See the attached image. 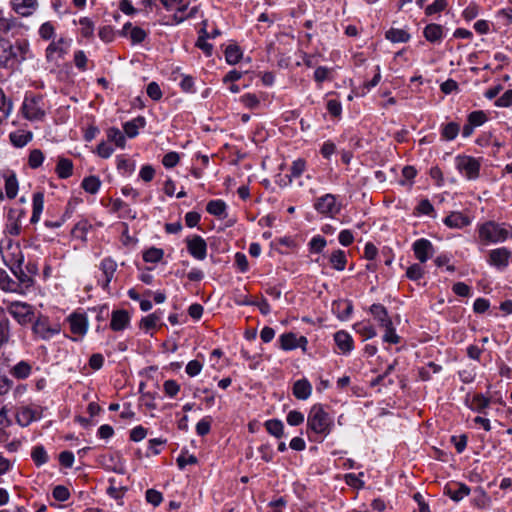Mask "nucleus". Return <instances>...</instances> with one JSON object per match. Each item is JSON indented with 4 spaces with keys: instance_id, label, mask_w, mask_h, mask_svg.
Masks as SVG:
<instances>
[{
    "instance_id": "obj_31",
    "label": "nucleus",
    "mask_w": 512,
    "mask_h": 512,
    "mask_svg": "<svg viewBox=\"0 0 512 512\" xmlns=\"http://www.w3.org/2000/svg\"><path fill=\"white\" fill-rule=\"evenodd\" d=\"M346 262V255L345 252L342 250L334 251L330 257V263L332 264L333 268H335L338 271H342L345 269Z\"/></svg>"
},
{
    "instance_id": "obj_13",
    "label": "nucleus",
    "mask_w": 512,
    "mask_h": 512,
    "mask_svg": "<svg viewBox=\"0 0 512 512\" xmlns=\"http://www.w3.org/2000/svg\"><path fill=\"white\" fill-rule=\"evenodd\" d=\"M444 493L448 495L453 501L458 502L465 496L469 495L470 488L463 483L451 482L445 486Z\"/></svg>"
},
{
    "instance_id": "obj_33",
    "label": "nucleus",
    "mask_w": 512,
    "mask_h": 512,
    "mask_svg": "<svg viewBox=\"0 0 512 512\" xmlns=\"http://www.w3.org/2000/svg\"><path fill=\"white\" fill-rule=\"evenodd\" d=\"M459 131H460V126L457 123L449 122L443 126L441 135L445 140L451 141L457 137V135L459 134Z\"/></svg>"
},
{
    "instance_id": "obj_54",
    "label": "nucleus",
    "mask_w": 512,
    "mask_h": 512,
    "mask_svg": "<svg viewBox=\"0 0 512 512\" xmlns=\"http://www.w3.org/2000/svg\"><path fill=\"white\" fill-rule=\"evenodd\" d=\"M79 23L82 26V28H81L82 35L86 38L91 37L93 35V31H94L93 22L89 18L84 17V18L80 19Z\"/></svg>"
},
{
    "instance_id": "obj_19",
    "label": "nucleus",
    "mask_w": 512,
    "mask_h": 512,
    "mask_svg": "<svg viewBox=\"0 0 512 512\" xmlns=\"http://www.w3.org/2000/svg\"><path fill=\"white\" fill-rule=\"evenodd\" d=\"M334 340L338 348L343 353H348L353 348V339L352 337L345 331H338L334 335Z\"/></svg>"
},
{
    "instance_id": "obj_49",
    "label": "nucleus",
    "mask_w": 512,
    "mask_h": 512,
    "mask_svg": "<svg viewBox=\"0 0 512 512\" xmlns=\"http://www.w3.org/2000/svg\"><path fill=\"white\" fill-rule=\"evenodd\" d=\"M53 497L60 502L67 501L70 497V492L66 486L57 485L53 489Z\"/></svg>"
},
{
    "instance_id": "obj_52",
    "label": "nucleus",
    "mask_w": 512,
    "mask_h": 512,
    "mask_svg": "<svg viewBox=\"0 0 512 512\" xmlns=\"http://www.w3.org/2000/svg\"><path fill=\"white\" fill-rule=\"evenodd\" d=\"M128 36L134 44H138L145 40L147 33L142 28L135 26L132 28Z\"/></svg>"
},
{
    "instance_id": "obj_50",
    "label": "nucleus",
    "mask_w": 512,
    "mask_h": 512,
    "mask_svg": "<svg viewBox=\"0 0 512 512\" xmlns=\"http://www.w3.org/2000/svg\"><path fill=\"white\" fill-rule=\"evenodd\" d=\"M384 328L386 330L385 335L383 336L384 342H388V343H392V344H397L400 342V337L396 334L395 328L393 327L392 322L390 323L389 326H384Z\"/></svg>"
},
{
    "instance_id": "obj_36",
    "label": "nucleus",
    "mask_w": 512,
    "mask_h": 512,
    "mask_svg": "<svg viewBox=\"0 0 512 512\" xmlns=\"http://www.w3.org/2000/svg\"><path fill=\"white\" fill-rule=\"evenodd\" d=\"M280 346L283 350H293L297 348L296 334L289 332L280 336Z\"/></svg>"
},
{
    "instance_id": "obj_21",
    "label": "nucleus",
    "mask_w": 512,
    "mask_h": 512,
    "mask_svg": "<svg viewBox=\"0 0 512 512\" xmlns=\"http://www.w3.org/2000/svg\"><path fill=\"white\" fill-rule=\"evenodd\" d=\"M44 207V194L42 192L34 193L33 195V211L31 216V223H37L40 219Z\"/></svg>"
},
{
    "instance_id": "obj_53",
    "label": "nucleus",
    "mask_w": 512,
    "mask_h": 512,
    "mask_svg": "<svg viewBox=\"0 0 512 512\" xmlns=\"http://www.w3.org/2000/svg\"><path fill=\"white\" fill-rule=\"evenodd\" d=\"M423 268L420 264H413L411 265L407 271L406 276L413 281L419 280L423 276Z\"/></svg>"
},
{
    "instance_id": "obj_44",
    "label": "nucleus",
    "mask_w": 512,
    "mask_h": 512,
    "mask_svg": "<svg viewBox=\"0 0 512 512\" xmlns=\"http://www.w3.org/2000/svg\"><path fill=\"white\" fill-rule=\"evenodd\" d=\"M5 190L8 198L13 199L18 192V182L15 176L8 177L5 181Z\"/></svg>"
},
{
    "instance_id": "obj_5",
    "label": "nucleus",
    "mask_w": 512,
    "mask_h": 512,
    "mask_svg": "<svg viewBox=\"0 0 512 512\" xmlns=\"http://www.w3.org/2000/svg\"><path fill=\"white\" fill-rule=\"evenodd\" d=\"M7 312L20 324L26 325L31 323L34 319L33 308L23 302H11L7 306Z\"/></svg>"
},
{
    "instance_id": "obj_41",
    "label": "nucleus",
    "mask_w": 512,
    "mask_h": 512,
    "mask_svg": "<svg viewBox=\"0 0 512 512\" xmlns=\"http://www.w3.org/2000/svg\"><path fill=\"white\" fill-rule=\"evenodd\" d=\"M31 457L37 466H41L48 461V455L43 446L34 447Z\"/></svg>"
},
{
    "instance_id": "obj_57",
    "label": "nucleus",
    "mask_w": 512,
    "mask_h": 512,
    "mask_svg": "<svg viewBox=\"0 0 512 512\" xmlns=\"http://www.w3.org/2000/svg\"><path fill=\"white\" fill-rule=\"evenodd\" d=\"M180 160L179 154L176 152H169L164 155L162 163L166 168H173Z\"/></svg>"
},
{
    "instance_id": "obj_14",
    "label": "nucleus",
    "mask_w": 512,
    "mask_h": 512,
    "mask_svg": "<svg viewBox=\"0 0 512 512\" xmlns=\"http://www.w3.org/2000/svg\"><path fill=\"white\" fill-rule=\"evenodd\" d=\"M71 40H67L65 38H60L58 41H53L49 44L46 49V57L49 61L54 59V54L58 53L59 56L67 53L68 47L70 46Z\"/></svg>"
},
{
    "instance_id": "obj_64",
    "label": "nucleus",
    "mask_w": 512,
    "mask_h": 512,
    "mask_svg": "<svg viewBox=\"0 0 512 512\" xmlns=\"http://www.w3.org/2000/svg\"><path fill=\"white\" fill-rule=\"evenodd\" d=\"M495 104L499 107H509L512 105V89L504 92V94L498 98Z\"/></svg>"
},
{
    "instance_id": "obj_43",
    "label": "nucleus",
    "mask_w": 512,
    "mask_h": 512,
    "mask_svg": "<svg viewBox=\"0 0 512 512\" xmlns=\"http://www.w3.org/2000/svg\"><path fill=\"white\" fill-rule=\"evenodd\" d=\"M490 404V399L482 394H477L473 397L471 407L477 412L481 413Z\"/></svg>"
},
{
    "instance_id": "obj_40",
    "label": "nucleus",
    "mask_w": 512,
    "mask_h": 512,
    "mask_svg": "<svg viewBox=\"0 0 512 512\" xmlns=\"http://www.w3.org/2000/svg\"><path fill=\"white\" fill-rule=\"evenodd\" d=\"M386 38L392 42H407L410 38L409 34L401 29H390L386 32Z\"/></svg>"
},
{
    "instance_id": "obj_51",
    "label": "nucleus",
    "mask_w": 512,
    "mask_h": 512,
    "mask_svg": "<svg viewBox=\"0 0 512 512\" xmlns=\"http://www.w3.org/2000/svg\"><path fill=\"white\" fill-rule=\"evenodd\" d=\"M164 391L167 396L174 397L180 391V385L172 379L166 380L163 384Z\"/></svg>"
},
{
    "instance_id": "obj_8",
    "label": "nucleus",
    "mask_w": 512,
    "mask_h": 512,
    "mask_svg": "<svg viewBox=\"0 0 512 512\" xmlns=\"http://www.w3.org/2000/svg\"><path fill=\"white\" fill-rule=\"evenodd\" d=\"M186 244L188 252L198 260H204L207 255V244L205 240L199 236L194 235L193 237L186 238Z\"/></svg>"
},
{
    "instance_id": "obj_27",
    "label": "nucleus",
    "mask_w": 512,
    "mask_h": 512,
    "mask_svg": "<svg viewBox=\"0 0 512 512\" xmlns=\"http://www.w3.org/2000/svg\"><path fill=\"white\" fill-rule=\"evenodd\" d=\"M0 288L6 292H17L19 284L10 278L5 271L0 270Z\"/></svg>"
},
{
    "instance_id": "obj_28",
    "label": "nucleus",
    "mask_w": 512,
    "mask_h": 512,
    "mask_svg": "<svg viewBox=\"0 0 512 512\" xmlns=\"http://www.w3.org/2000/svg\"><path fill=\"white\" fill-rule=\"evenodd\" d=\"M206 210L211 215L221 218L225 215L226 204L222 200H211L208 202Z\"/></svg>"
},
{
    "instance_id": "obj_45",
    "label": "nucleus",
    "mask_w": 512,
    "mask_h": 512,
    "mask_svg": "<svg viewBox=\"0 0 512 512\" xmlns=\"http://www.w3.org/2000/svg\"><path fill=\"white\" fill-rule=\"evenodd\" d=\"M486 120V114L481 110L473 111L467 117V121H469L475 127L481 126L486 122Z\"/></svg>"
},
{
    "instance_id": "obj_29",
    "label": "nucleus",
    "mask_w": 512,
    "mask_h": 512,
    "mask_svg": "<svg viewBox=\"0 0 512 512\" xmlns=\"http://www.w3.org/2000/svg\"><path fill=\"white\" fill-rule=\"evenodd\" d=\"M10 336V321L6 316H3L0 318V347L9 342Z\"/></svg>"
},
{
    "instance_id": "obj_61",
    "label": "nucleus",
    "mask_w": 512,
    "mask_h": 512,
    "mask_svg": "<svg viewBox=\"0 0 512 512\" xmlns=\"http://www.w3.org/2000/svg\"><path fill=\"white\" fill-rule=\"evenodd\" d=\"M447 6L446 0H435L431 5L427 6L426 14L431 15L443 11Z\"/></svg>"
},
{
    "instance_id": "obj_7",
    "label": "nucleus",
    "mask_w": 512,
    "mask_h": 512,
    "mask_svg": "<svg viewBox=\"0 0 512 512\" xmlns=\"http://www.w3.org/2000/svg\"><path fill=\"white\" fill-rule=\"evenodd\" d=\"M456 167L468 179H476L479 176L480 163L471 156L456 157Z\"/></svg>"
},
{
    "instance_id": "obj_9",
    "label": "nucleus",
    "mask_w": 512,
    "mask_h": 512,
    "mask_svg": "<svg viewBox=\"0 0 512 512\" xmlns=\"http://www.w3.org/2000/svg\"><path fill=\"white\" fill-rule=\"evenodd\" d=\"M99 269L102 271L104 279L102 281L99 280L98 282L105 291H108L110 282L112 281L117 269V263L111 257H106L101 260Z\"/></svg>"
},
{
    "instance_id": "obj_34",
    "label": "nucleus",
    "mask_w": 512,
    "mask_h": 512,
    "mask_svg": "<svg viewBox=\"0 0 512 512\" xmlns=\"http://www.w3.org/2000/svg\"><path fill=\"white\" fill-rule=\"evenodd\" d=\"M11 373L18 379H25L31 373V366L27 362L21 361L12 368Z\"/></svg>"
},
{
    "instance_id": "obj_2",
    "label": "nucleus",
    "mask_w": 512,
    "mask_h": 512,
    "mask_svg": "<svg viewBox=\"0 0 512 512\" xmlns=\"http://www.w3.org/2000/svg\"><path fill=\"white\" fill-rule=\"evenodd\" d=\"M333 419L324 410L323 405L314 404L307 417V427L312 432L326 437L330 434L333 427Z\"/></svg>"
},
{
    "instance_id": "obj_62",
    "label": "nucleus",
    "mask_w": 512,
    "mask_h": 512,
    "mask_svg": "<svg viewBox=\"0 0 512 512\" xmlns=\"http://www.w3.org/2000/svg\"><path fill=\"white\" fill-rule=\"evenodd\" d=\"M202 364L198 360H192L186 365V373L190 377L198 375L202 370Z\"/></svg>"
},
{
    "instance_id": "obj_18",
    "label": "nucleus",
    "mask_w": 512,
    "mask_h": 512,
    "mask_svg": "<svg viewBox=\"0 0 512 512\" xmlns=\"http://www.w3.org/2000/svg\"><path fill=\"white\" fill-rule=\"evenodd\" d=\"M130 320L129 314L125 310H116L112 313L110 326L114 331H121L126 328Z\"/></svg>"
},
{
    "instance_id": "obj_17",
    "label": "nucleus",
    "mask_w": 512,
    "mask_h": 512,
    "mask_svg": "<svg viewBox=\"0 0 512 512\" xmlns=\"http://www.w3.org/2000/svg\"><path fill=\"white\" fill-rule=\"evenodd\" d=\"M470 222V219L461 212H452L444 219L445 225L457 229L468 226Z\"/></svg>"
},
{
    "instance_id": "obj_37",
    "label": "nucleus",
    "mask_w": 512,
    "mask_h": 512,
    "mask_svg": "<svg viewBox=\"0 0 512 512\" xmlns=\"http://www.w3.org/2000/svg\"><path fill=\"white\" fill-rule=\"evenodd\" d=\"M164 251L160 248L151 247L143 253V260L149 263H158L163 258Z\"/></svg>"
},
{
    "instance_id": "obj_55",
    "label": "nucleus",
    "mask_w": 512,
    "mask_h": 512,
    "mask_svg": "<svg viewBox=\"0 0 512 512\" xmlns=\"http://www.w3.org/2000/svg\"><path fill=\"white\" fill-rule=\"evenodd\" d=\"M146 500L153 506H158L163 500L162 494L155 489H148L146 491Z\"/></svg>"
},
{
    "instance_id": "obj_46",
    "label": "nucleus",
    "mask_w": 512,
    "mask_h": 512,
    "mask_svg": "<svg viewBox=\"0 0 512 512\" xmlns=\"http://www.w3.org/2000/svg\"><path fill=\"white\" fill-rule=\"evenodd\" d=\"M356 331L364 336L366 339L373 338L377 335L376 330L373 326L363 323H358L355 325Z\"/></svg>"
},
{
    "instance_id": "obj_26",
    "label": "nucleus",
    "mask_w": 512,
    "mask_h": 512,
    "mask_svg": "<svg viewBox=\"0 0 512 512\" xmlns=\"http://www.w3.org/2000/svg\"><path fill=\"white\" fill-rule=\"evenodd\" d=\"M92 228V225L85 219L80 220L72 229V236L76 239L86 241L87 233Z\"/></svg>"
},
{
    "instance_id": "obj_10",
    "label": "nucleus",
    "mask_w": 512,
    "mask_h": 512,
    "mask_svg": "<svg viewBox=\"0 0 512 512\" xmlns=\"http://www.w3.org/2000/svg\"><path fill=\"white\" fill-rule=\"evenodd\" d=\"M413 251L416 258L425 263L434 254V247L429 240L421 238L413 243Z\"/></svg>"
},
{
    "instance_id": "obj_38",
    "label": "nucleus",
    "mask_w": 512,
    "mask_h": 512,
    "mask_svg": "<svg viewBox=\"0 0 512 512\" xmlns=\"http://www.w3.org/2000/svg\"><path fill=\"white\" fill-rule=\"evenodd\" d=\"M70 328L74 334L82 335L86 332V321L81 316H73L70 319Z\"/></svg>"
},
{
    "instance_id": "obj_59",
    "label": "nucleus",
    "mask_w": 512,
    "mask_h": 512,
    "mask_svg": "<svg viewBox=\"0 0 512 512\" xmlns=\"http://www.w3.org/2000/svg\"><path fill=\"white\" fill-rule=\"evenodd\" d=\"M176 462L180 469H184L186 465L196 464L197 458L194 455H187V453H182L177 458Z\"/></svg>"
},
{
    "instance_id": "obj_23",
    "label": "nucleus",
    "mask_w": 512,
    "mask_h": 512,
    "mask_svg": "<svg viewBox=\"0 0 512 512\" xmlns=\"http://www.w3.org/2000/svg\"><path fill=\"white\" fill-rule=\"evenodd\" d=\"M22 263L23 258L21 257V259L11 267V270L20 283L24 284L25 286H29L33 280L32 277L28 275L22 268Z\"/></svg>"
},
{
    "instance_id": "obj_1",
    "label": "nucleus",
    "mask_w": 512,
    "mask_h": 512,
    "mask_svg": "<svg viewBox=\"0 0 512 512\" xmlns=\"http://www.w3.org/2000/svg\"><path fill=\"white\" fill-rule=\"evenodd\" d=\"M18 25L14 18L5 17L0 13V62L14 59L25 61L30 55L29 42L25 39H15Z\"/></svg>"
},
{
    "instance_id": "obj_15",
    "label": "nucleus",
    "mask_w": 512,
    "mask_h": 512,
    "mask_svg": "<svg viewBox=\"0 0 512 512\" xmlns=\"http://www.w3.org/2000/svg\"><path fill=\"white\" fill-rule=\"evenodd\" d=\"M13 10L21 16L31 15L37 6V0H12Z\"/></svg>"
},
{
    "instance_id": "obj_56",
    "label": "nucleus",
    "mask_w": 512,
    "mask_h": 512,
    "mask_svg": "<svg viewBox=\"0 0 512 512\" xmlns=\"http://www.w3.org/2000/svg\"><path fill=\"white\" fill-rule=\"evenodd\" d=\"M363 475H364L363 472L359 473V475L349 473V474L345 475L344 479H345V482L349 486H352L355 488H362V487H364V482L359 479V476H363Z\"/></svg>"
},
{
    "instance_id": "obj_30",
    "label": "nucleus",
    "mask_w": 512,
    "mask_h": 512,
    "mask_svg": "<svg viewBox=\"0 0 512 512\" xmlns=\"http://www.w3.org/2000/svg\"><path fill=\"white\" fill-rule=\"evenodd\" d=\"M81 185L86 192L96 194L101 186V181L96 176H89L83 179Z\"/></svg>"
},
{
    "instance_id": "obj_63",
    "label": "nucleus",
    "mask_w": 512,
    "mask_h": 512,
    "mask_svg": "<svg viewBox=\"0 0 512 512\" xmlns=\"http://www.w3.org/2000/svg\"><path fill=\"white\" fill-rule=\"evenodd\" d=\"M39 34L45 40L51 39L54 36L53 25L50 22L43 23L39 29Z\"/></svg>"
},
{
    "instance_id": "obj_47",
    "label": "nucleus",
    "mask_w": 512,
    "mask_h": 512,
    "mask_svg": "<svg viewBox=\"0 0 512 512\" xmlns=\"http://www.w3.org/2000/svg\"><path fill=\"white\" fill-rule=\"evenodd\" d=\"M44 161V155L41 150L34 149L29 155V165L31 168H38Z\"/></svg>"
},
{
    "instance_id": "obj_39",
    "label": "nucleus",
    "mask_w": 512,
    "mask_h": 512,
    "mask_svg": "<svg viewBox=\"0 0 512 512\" xmlns=\"http://www.w3.org/2000/svg\"><path fill=\"white\" fill-rule=\"evenodd\" d=\"M225 57L229 64H236L242 57V52L238 46L229 45L225 50Z\"/></svg>"
},
{
    "instance_id": "obj_58",
    "label": "nucleus",
    "mask_w": 512,
    "mask_h": 512,
    "mask_svg": "<svg viewBox=\"0 0 512 512\" xmlns=\"http://www.w3.org/2000/svg\"><path fill=\"white\" fill-rule=\"evenodd\" d=\"M211 420L209 417L201 419L196 425V432L200 436L207 435L210 432Z\"/></svg>"
},
{
    "instance_id": "obj_22",
    "label": "nucleus",
    "mask_w": 512,
    "mask_h": 512,
    "mask_svg": "<svg viewBox=\"0 0 512 512\" xmlns=\"http://www.w3.org/2000/svg\"><path fill=\"white\" fill-rule=\"evenodd\" d=\"M36 419L37 417L35 415V411L29 407H22L16 416L17 423L22 427L28 426L32 421Z\"/></svg>"
},
{
    "instance_id": "obj_20",
    "label": "nucleus",
    "mask_w": 512,
    "mask_h": 512,
    "mask_svg": "<svg viewBox=\"0 0 512 512\" xmlns=\"http://www.w3.org/2000/svg\"><path fill=\"white\" fill-rule=\"evenodd\" d=\"M370 312L373 317L379 322L380 326H389L392 322L388 317V312L386 308L381 304H373L370 307Z\"/></svg>"
},
{
    "instance_id": "obj_35",
    "label": "nucleus",
    "mask_w": 512,
    "mask_h": 512,
    "mask_svg": "<svg viewBox=\"0 0 512 512\" xmlns=\"http://www.w3.org/2000/svg\"><path fill=\"white\" fill-rule=\"evenodd\" d=\"M107 138L109 141H112L116 144V146L123 148L126 143V139L124 134L115 127H111L107 130Z\"/></svg>"
},
{
    "instance_id": "obj_3",
    "label": "nucleus",
    "mask_w": 512,
    "mask_h": 512,
    "mask_svg": "<svg viewBox=\"0 0 512 512\" xmlns=\"http://www.w3.org/2000/svg\"><path fill=\"white\" fill-rule=\"evenodd\" d=\"M23 116L30 121H41L45 117V104L40 95H26L22 103Z\"/></svg>"
},
{
    "instance_id": "obj_42",
    "label": "nucleus",
    "mask_w": 512,
    "mask_h": 512,
    "mask_svg": "<svg viewBox=\"0 0 512 512\" xmlns=\"http://www.w3.org/2000/svg\"><path fill=\"white\" fill-rule=\"evenodd\" d=\"M32 139V133H11L10 140L16 147H23Z\"/></svg>"
},
{
    "instance_id": "obj_4",
    "label": "nucleus",
    "mask_w": 512,
    "mask_h": 512,
    "mask_svg": "<svg viewBox=\"0 0 512 512\" xmlns=\"http://www.w3.org/2000/svg\"><path fill=\"white\" fill-rule=\"evenodd\" d=\"M508 236V230L493 221H488L479 227V237L485 242H503L508 238Z\"/></svg>"
},
{
    "instance_id": "obj_16",
    "label": "nucleus",
    "mask_w": 512,
    "mask_h": 512,
    "mask_svg": "<svg viewBox=\"0 0 512 512\" xmlns=\"http://www.w3.org/2000/svg\"><path fill=\"white\" fill-rule=\"evenodd\" d=\"M312 392V386L305 378L297 380L293 385V395L300 400L309 398Z\"/></svg>"
},
{
    "instance_id": "obj_48",
    "label": "nucleus",
    "mask_w": 512,
    "mask_h": 512,
    "mask_svg": "<svg viewBox=\"0 0 512 512\" xmlns=\"http://www.w3.org/2000/svg\"><path fill=\"white\" fill-rule=\"evenodd\" d=\"M161 320V314L154 312L141 320V325L146 329L155 328Z\"/></svg>"
},
{
    "instance_id": "obj_11",
    "label": "nucleus",
    "mask_w": 512,
    "mask_h": 512,
    "mask_svg": "<svg viewBox=\"0 0 512 512\" xmlns=\"http://www.w3.org/2000/svg\"><path fill=\"white\" fill-rule=\"evenodd\" d=\"M33 332L41 337L42 339H50L52 336L59 333L60 329L58 326H50L48 319L44 317L38 318L33 324Z\"/></svg>"
},
{
    "instance_id": "obj_12",
    "label": "nucleus",
    "mask_w": 512,
    "mask_h": 512,
    "mask_svg": "<svg viewBox=\"0 0 512 512\" xmlns=\"http://www.w3.org/2000/svg\"><path fill=\"white\" fill-rule=\"evenodd\" d=\"M510 256L511 252L505 247L493 249L489 253L488 262L498 269H504L508 266Z\"/></svg>"
},
{
    "instance_id": "obj_60",
    "label": "nucleus",
    "mask_w": 512,
    "mask_h": 512,
    "mask_svg": "<svg viewBox=\"0 0 512 512\" xmlns=\"http://www.w3.org/2000/svg\"><path fill=\"white\" fill-rule=\"evenodd\" d=\"M304 421V415L296 410L290 411L287 415V422L291 426H298Z\"/></svg>"
},
{
    "instance_id": "obj_6",
    "label": "nucleus",
    "mask_w": 512,
    "mask_h": 512,
    "mask_svg": "<svg viewBox=\"0 0 512 512\" xmlns=\"http://www.w3.org/2000/svg\"><path fill=\"white\" fill-rule=\"evenodd\" d=\"M314 208L322 215L334 217L340 212L341 205L337 202L335 195L328 193L315 201Z\"/></svg>"
},
{
    "instance_id": "obj_32",
    "label": "nucleus",
    "mask_w": 512,
    "mask_h": 512,
    "mask_svg": "<svg viewBox=\"0 0 512 512\" xmlns=\"http://www.w3.org/2000/svg\"><path fill=\"white\" fill-rule=\"evenodd\" d=\"M266 430L269 434L275 436L276 438H281L283 436L284 426L283 423L278 419H271L265 422Z\"/></svg>"
},
{
    "instance_id": "obj_24",
    "label": "nucleus",
    "mask_w": 512,
    "mask_h": 512,
    "mask_svg": "<svg viewBox=\"0 0 512 512\" xmlns=\"http://www.w3.org/2000/svg\"><path fill=\"white\" fill-rule=\"evenodd\" d=\"M443 35V28L438 24H429L424 29V36L429 42H438Z\"/></svg>"
},
{
    "instance_id": "obj_25",
    "label": "nucleus",
    "mask_w": 512,
    "mask_h": 512,
    "mask_svg": "<svg viewBox=\"0 0 512 512\" xmlns=\"http://www.w3.org/2000/svg\"><path fill=\"white\" fill-rule=\"evenodd\" d=\"M73 163L67 158H59L56 173L61 179H66L72 175Z\"/></svg>"
}]
</instances>
